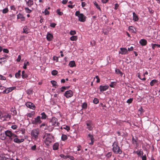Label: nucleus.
<instances>
[{
    "instance_id": "nucleus-1",
    "label": "nucleus",
    "mask_w": 160,
    "mask_h": 160,
    "mask_svg": "<svg viewBox=\"0 0 160 160\" xmlns=\"http://www.w3.org/2000/svg\"><path fill=\"white\" fill-rule=\"evenodd\" d=\"M43 138L44 139V143L47 146H49L52 142L53 137L50 134L46 133L43 137Z\"/></svg>"
},
{
    "instance_id": "nucleus-2",
    "label": "nucleus",
    "mask_w": 160,
    "mask_h": 160,
    "mask_svg": "<svg viewBox=\"0 0 160 160\" xmlns=\"http://www.w3.org/2000/svg\"><path fill=\"white\" fill-rule=\"evenodd\" d=\"M112 146V150L114 153L116 154H121L122 152V150L118 146V143L117 142H114Z\"/></svg>"
},
{
    "instance_id": "nucleus-3",
    "label": "nucleus",
    "mask_w": 160,
    "mask_h": 160,
    "mask_svg": "<svg viewBox=\"0 0 160 160\" xmlns=\"http://www.w3.org/2000/svg\"><path fill=\"white\" fill-rule=\"evenodd\" d=\"M40 132V130L38 128L33 129L31 131V136L33 138L37 140L38 138V135Z\"/></svg>"
},
{
    "instance_id": "nucleus-4",
    "label": "nucleus",
    "mask_w": 160,
    "mask_h": 160,
    "mask_svg": "<svg viewBox=\"0 0 160 160\" xmlns=\"http://www.w3.org/2000/svg\"><path fill=\"white\" fill-rule=\"evenodd\" d=\"M75 15L78 17L79 21L84 22L85 21V16L82 13H80L79 11H77L75 12Z\"/></svg>"
},
{
    "instance_id": "nucleus-5",
    "label": "nucleus",
    "mask_w": 160,
    "mask_h": 160,
    "mask_svg": "<svg viewBox=\"0 0 160 160\" xmlns=\"http://www.w3.org/2000/svg\"><path fill=\"white\" fill-rule=\"evenodd\" d=\"M5 133L6 136L8 137L9 138V140L10 141H11L13 138L17 137L16 135L13 133L9 130H7L5 132Z\"/></svg>"
},
{
    "instance_id": "nucleus-6",
    "label": "nucleus",
    "mask_w": 160,
    "mask_h": 160,
    "mask_svg": "<svg viewBox=\"0 0 160 160\" xmlns=\"http://www.w3.org/2000/svg\"><path fill=\"white\" fill-rule=\"evenodd\" d=\"M32 123L33 124H39L42 122L41 120V118L39 116H38L32 121Z\"/></svg>"
},
{
    "instance_id": "nucleus-7",
    "label": "nucleus",
    "mask_w": 160,
    "mask_h": 160,
    "mask_svg": "<svg viewBox=\"0 0 160 160\" xmlns=\"http://www.w3.org/2000/svg\"><path fill=\"white\" fill-rule=\"evenodd\" d=\"M51 122L53 126H59V123L58 122V120L55 117L52 118L51 120Z\"/></svg>"
},
{
    "instance_id": "nucleus-8",
    "label": "nucleus",
    "mask_w": 160,
    "mask_h": 160,
    "mask_svg": "<svg viewBox=\"0 0 160 160\" xmlns=\"http://www.w3.org/2000/svg\"><path fill=\"white\" fill-rule=\"evenodd\" d=\"M64 96L67 98L72 97L73 95V93L71 90L66 91L64 93Z\"/></svg>"
},
{
    "instance_id": "nucleus-9",
    "label": "nucleus",
    "mask_w": 160,
    "mask_h": 160,
    "mask_svg": "<svg viewBox=\"0 0 160 160\" xmlns=\"http://www.w3.org/2000/svg\"><path fill=\"white\" fill-rule=\"evenodd\" d=\"M26 106L28 108L32 109H34L35 107L34 104L32 103L28 102L26 103Z\"/></svg>"
},
{
    "instance_id": "nucleus-10",
    "label": "nucleus",
    "mask_w": 160,
    "mask_h": 160,
    "mask_svg": "<svg viewBox=\"0 0 160 160\" xmlns=\"http://www.w3.org/2000/svg\"><path fill=\"white\" fill-rule=\"evenodd\" d=\"M15 88V87H12L9 88H8L6 89H5L3 91L4 93H8L9 92H11Z\"/></svg>"
},
{
    "instance_id": "nucleus-11",
    "label": "nucleus",
    "mask_w": 160,
    "mask_h": 160,
    "mask_svg": "<svg viewBox=\"0 0 160 160\" xmlns=\"http://www.w3.org/2000/svg\"><path fill=\"white\" fill-rule=\"evenodd\" d=\"M109 87L108 85L100 86L99 89L100 91L102 92L108 89Z\"/></svg>"
},
{
    "instance_id": "nucleus-12",
    "label": "nucleus",
    "mask_w": 160,
    "mask_h": 160,
    "mask_svg": "<svg viewBox=\"0 0 160 160\" xmlns=\"http://www.w3.org/2000/svg\"><path fill=\"white\" fill-rule=\"evenodd\" d=\"M17 18L18 19H20L22 21H24L25 20V18L22 14L20 13H19L17 15Z\"/></svg>"
},
{
    "instance_id": "nucleus-13",
    "label": "nucleus",
    "mask_w": 160,
    "mask_h": 160,
    "mask_svg": "<svg viewBox=\"0 0 160 160\" xmlns=\"http://www.w3.org/2000/svg\"><path fill=\"white\" fill-rule=\"evenodd\" d=\"M53 35L52 34L49 32L47 33L46 38L48 41H51L53 38Z\"/></svg>"
},
{
    "instance_id": "nucleus-14",
    "label": "nucleus",
    "mask_w": 160,
    "mask_h": 160,
    "mask_svg": "<svg viewBox=\"0 0 160 160\" xmlns=\"http://www.w3.org/2000/svg\"><path fill=\"white\" fill-rule=\"evenodd\" d=\"M87 126V128L90 130H92V123L89 122H88L86 123Z\"/></svg>"
},
{
    "instance_id": "nucleus-15",
    "label": "nucleus",
    "mask_w": 160,
    "mask_h": 160,
    "mask_svg": "<svg viewBox=\"0 0 160 160\" xmlns=\"http://www.w3.org/2000/svg\"><path fill=\"white\" fill-rule=\"evenodd\" d=\"M127 50L126 48H120V52H119V53L122 54H124L127 53Z\"/></svg>"
},
{
    "instance_id": "nucleus-16",
    "label": "nucleus",
    "mask_w": 160,
    "mask_h": 160,
    "mask_svg": "<svg viewBox=\"0 0 160 160\" xmlns=\"http://www.w3.org/2000/svg\"><path fill=\"white\" fill-rule=\"evenodd\" d=\"M24 141V139L22 138L21 139H19L18 138H15L14 139L15 142L17 143H20L23 142Z\"/></svg>"
},
{
    "instance_id": "nucleus-17",
    "label": "nucleus",
    "mask_w": 160,
    "mask_h": 160,
    "mask_svg": "<svg viewBox=\"0 0 160 160\" xmlns=\"http://www.w3.org/2000/svg\"><path fill=\"white\" fill-rule=\"evenodd\" d=\"M139 42L142 46H145L146 45L147 41L144 39H142L140 40Z\"/></svg>"
},
{
    "instance_id": "nucleus-18",
    "label": "nucleus",
    "mask_w": 160,
    "mask_h": 160,
    "mask_svg": "<svg viewBox=\"0 0 160 160\" xmlns=\"http://www.w3.org/2000/svg\"><path fill=\"white\" fill-rule=\"evenodd\" d=\"M59 144L58 142H56L53 146V149L54 150H57L58 149Z\"/></svg>"
},
{
    "instance_id": "nucleus-19",
    "label": "nucleus",
    "mask_w": 160,
    "mask_h": 160,
    "mask_svg": "<svg viewBox=\"0 0 160 160\" xmlns=\"http://www.w3.org/2000/svg\"><path fill=\"white\" fill-rule=\"evenodd\" d=\"M133 20L135 21H137L138 20V16L135 12L133 13Z\"/></svg>"
},
{
    "instance_id": "nucleus-20",
    "label": "nucleus",
    "mask_w": 160,
    "mask_h": 160,
    "mask_svg": "<svg viewBox=\"0 0 160 160\" xmlns=\"http://www.w3.org/2000/svg\"><path fill=\"white\" fill-rule=\"evenodd\" d=\"M26 3L28 7H31L33 4V1L32 0H28V1H26Z\"/></svg>"
},
{
    "instance_id": "nucleus-21",
    "label": "nucleus",
    "mask_w": 160,
    "mask_h": 160,
    "mask_svg": "<svg viewBox=\"0 0 160 160\" xmlns=\"http://www.w3.org/2000/svg\"><path fill=\"white\" fill-rule=\"evenodd\" d=\"M69 66L71 67H73L75 66L76 64L74 61H72L70 62L69 63Z\"/></svg>"
},
{
    "instance_id": "nucleus-22",
    "label": "nucleus",
    "mask_w": 160,
    "mask_h": 160,
    "mask_svg": "<svg viewBox=\"0 0 160 160\" xmlns=\"http://www.w3.org/2000/svg\"><path fill=\"white\" fill-rule=\"evenodd\" d=\"M8 158H7L5 155H2L0 156V160H10Z\"/></svg>"
},
{
    "instance_id": "nucleus-23",
    "label": "nucleus",
    "mask_w": 160,
    "mask_h": 160,
    "mask_svg": "<svg viewBox=\"0 0 160 160\" xmlns=\"http://www.w3.org/2000/svg\"><path fill=\"white\" fill-rule=\"evenodd\" d=\"M70 39L72 41H75L78 39V37L76 36H72Z\"/></svg>"
},
{
    "instance_id": "nucleus-24",
    "label": "nucleus",
    "mask_w": 160,
    "mask_h": 160,
    "mask_svg": "<svg viewBox=\"0 0 160 160\" xmlns=\"http://www.w3.org/2000/svg\"><path fill=\"white\" fill-rule=\"evenodd\" d=\"M25 10L26 13H30L32 12V10L29 9L28 8L26 7L24 8Z\"/></svg>"
},
{
    "instance_id": "nucleus-25",
    "label": "nucleus",
    "mask_w": 160,
    "mask_h": 160,
    "mask_svg": "<svg viewBox=\"0 0 160 160\" xmlns=\"http://www.w3.org/2000/svg\"><path fill=\"white\" fill-rule=\"evenodd\" d=\"M34 113H35L34 112H32L27 114V116L28 117L31 118L32 117V116L34 115Z\"/></svg>"
},
{
    "instance_id": "nucleus-26",
    "label": "nucleus",
    "mask_w": 160,
    "mask_h": 160,
    "mask_svg": "<svg viewBox=\"0 0 160 160\" xmlns=\"http://www.w3.org/2000/svg\"><path fill=\"white\" fill-rule=\"evenodd\" d=\"M20 72L21 71L20 70H19L18 71V72H17L15 74V76L16 78H19L21 75Z\"/></svg>"
},
{
    "instance_id": "nucleus-27",
    "label": "nucleus",
    "mask_w": 160,
    "mask_h": 160,
    "mask_svg": "<svg viewBox=\"0 0 160 160\" xmlns=\"http://www.w3.org/2000/svg\"><path fill=\"white\" fill-rule=\"evenodd\" d=\"M51 83L52 84V85L54 87H55V88L57 87V82L55 81H51Z\"/></svg>"
},
{
    "instance_id": "nucleus-28",
    "label": "nucleus",
    "mask_w": 160,
    "mask_h": 160,
    "mask_svg": "<svg viewBox=\"0 0 160 160\" xmlns=\"http://www.w3.org/2000/svg\"><path fill=\"white\" fill-rule=\"evenodd\" d=\"M134 152L136 153L139 156H141L143 155V152L141 150L139 151Z\"/></svg>"
},
{
    "instance_id": "nucleus-29",
    "label": "nucleus",
    "mask_w": 160,
    "mask_h": 160,
    "mask_svg": "<svg viewBox=\"0 0 160 160\" xmlns=\"http://www.w3.org/2000/svg\"><path fill=\"white\" fill-rule=\"evenodd\" d=\"M0 138L2 140H4L6 138V136L4 134L1 133Z\"/></svg>"
},
{
    "instance_id": "nucleus-30",
    "label": "nucleus",
    "mask_w": 160,
    "mask_h": 160,
    "mask_svg": "<svg viewBox=\"0 0 160 160\" xmlns=\"http://www.w3.org/2000/svg\"><path fill=\"white\" fill-rule=\"evenodd\" d=\"M11 115L8 114L4 115H3V117L4 118H9L10 119L11 118Z\"/></svg>"
},
{
    "instance_id": "nucleus-31",
    "label": "nucleus",
    "mask_w": 160,
    "mask_h": 160,
    "mask_svg": "<svg viewBox=\"0 0 160 160\" xmlns=\"http://www.w3.org/2000/svg\"><path fill=\"white\" fill-rule=\"evenodd\" d=\"M67 136L65 134H62V139L63 141H65L67 139Z\"/></svg>"
},
{
    "instance_id": "nucleus-32",
    "label": "nucleus",
    "mask_w": 160,
    "mask_h": 160,
    "mask_svg": "<svg viewBox=\"0 0 160 160\" xmlns=\"http://www.w3.org/2000/svg\"><path fill=\"white\" fill-rule=\"evenodd\" d=\"M42 117H41V118L42 119H46L47 116L45 114V113L44 112H42L41 114Z\"/></svg>"
},
{
    "instance_id": "nucleus-33",
    "label": "nucleus",
    "mask_w": 160,
    "mask_h": 160,
    "mask_svg": "<svg viewBox=\"0 0 160 160\" xmlns=\"http://www.w3.org/2000/svg\"><path fill=\"white\" fill-rule=\"evenodd\" d=\"M6 62V59L4 58H0V64H2L3 62Z\"/></svg>"
},
{
    "instance_id": "nucleus-34",
    "label": "nucleus",
    "mask_w": 160,
    "mask_h": 160,
    "mask_svg": "<svg viewBox=\"0 0 160 160\" xmlns=\"http://www.w3.org/2000/svg\"><path fill=\"white\" fill-rule=\"evenodd\" d=\"M88 138L90 139L91 141H93L94 138L92 135H91L90 134H89L88 135Z\"/></svg>"
},
{
    "instance_id": "nucleus-35",
    "label": "nucleus",
    "mask_w": 160,
    "mask_h": 160,
    "mask_svg": "<svg viewBox=\"0 0 160 160\" xmlns=\"http://www.w3.org/2000/svg\"><path fill=\"white\" fill-rule=\"evenodd\" d=\"M157 80H153L150 82V85L152 86L154 85V84L157 82Z\"/></svg>"
},
{
    "instance_id": "nucleus-36",
    "label": "nucleus",
    "mask_w": 160,
    "mask_h": 160,
    "mask_svg": "<svg viewBox=\"0 0 160 160\" xmlns=\"http://www.w3.org/2000/svg\"><path fill=\"white\" fill-rule=\"evenodd\" d=\"M116 84V83L115 82H112L111 84L109 85L110 86L111 88L114 87V86Z\"/></svg>"
},
{
    "instance_id": "nucleus-37",
    "label": "nucleus",
    "mask_w": 160,
    "mask_h": 160,
    "mask_svg": "<svg viewBox=\"0 0 160 160\" xmlns=\"http://www.w3.org/2000/svg\"><path fill=\"white\" fill-rule=\"evenodd\" d=\"M58 71L56 70H53L52 72V74L53 75H56L58 73Z\"/></svg>"
},
{
    "instance_id": "nucleus-38",
    "label": "nucleus",
    "mask_w": 160,
    "mask_h": 160,
    "mask_svg": "<svg viewBox=\"0 0 160 160\" xmlns=\"http://www.w3.org/2000/svg\"><path fill=\"white\" fill-rule=\"evenodd\" d=\"M32 89H30L27 90V93L28 94L30 95L32 94Z\"/></svg>"
},
{
    "instance_id": "nucleus-39",
    "label": "nucleus",
    "mask_w": 160,
    "mask_h": 160,
    "mask_svg": "<svg viewBox=\"0 0 160 160\" xmlns=\"http://www.w3.org/2000/svg\"><path fill=\"white\" fill-rule=\"evenodd\" d=\"M94 4L95 6H96L97 8H98L100 11H101V9L100 8L99 6L98 5V3L96 2H94Z\"/></svg>"
},
{
    "instance_id": "nucleus-40",
    "label": "nucleus",
    "mask_w": 160,
    "mask_h": 160,
    "mask_svg": "<svg viewBox=\"0 0 160 160\" xmlns=\"http://www.w3.org/2000/svg\"><path fill=\"white\" fill-rule=\"evenodd\" d=\"M8 9L7 8H4L2 10V13H6L8 12Z\"/></svg>"
},
{
    "instance_id": "nucleus-41",
    "label": "nucleus",
    "mask_w": 160,
    "mask_h": 160,
    "mask_svg": "<svg viewBox=\"0 0 160 160\" xmlns=\"http://www.w3.org/2000/svg\"><path fill=\"white\" fill-rule=\"evenodd\" d=\"M98 102V100L96 98H94L93 100V103L95 104H97Z\"/></svg>"
},
{
    "instance_id": "nucleus-42",
    "label": "nucleus",
    "mask_w": 160,
    "mask_h": 160,
    "mask_svg": "<svg viewBox=\"0 0 160 160\" xmlns=\"http://www.w3.org/2000/svg\"><path fill=\"white\" fill-rule=\"evenodd\" d=\"M82 108L83 109H86L87 107V104L86 103H84L82 105Z\"/></svg>"
},
{
    "instance_id": "nucleus-43",
    "label": "nucleus",
    "mask_w": 160,
    "mask_h": 160,
    "mask_svg": "<svg viewBox=\"0 0 160 160\" xmlns=\"http://www.w3.org/2000/svg\"><path fill=\"white\" fill-rule=\"evenodd\" d=\"M63 128L67 130L68 131L70 129L69 127L68 126H65L63 127Z\"/></svg>"
},
{
    "instance_id": "nucleus-44",
    "label": "nucleus",
    "mask_w": 160,
    "mask_h": 160,
    "mask_svg": "<svg viewBox=\"0 0 160 160\" xmlns=\"http://www.w3.org/2000/svg\"><path fill=\"white\" fill-rule=\"evenodd\" d=\"M76 34V32L75 30H71L70 32V34L71 35H74Z\"/></svg>"
},
{
    "instance_id": "nucleus-45",
    "label": "nucleus",
    "mask_w": 160,
    "mask_h": 160,
    "mask_svg": "<svg viewBox=\"0 0 160 160\" xmlns=\"http://www.w3.org/2000/svg\"><path fill=\"white\" fill-rule=\"evenodd\" d=\"M133 101V98H130L128 99L127 101V102L128 103H131Z\"/></svg>"
},
{
    "instance_id": "nucleus-46",
    "label": "nucleus",
    "mask_w": 160,
    "mask_h": 160,
    "mask_svg": "<svg viewBox=\"0 0 160 160\" xmlns=\"http://www.w3.org/2000/svg\"><path fill=\"white\" fill-rule=\"evenodd\" d=\"M22 78L24 79L25 78H26L28 77V75H27L26 73H24V74H23V75H22Z\"/></svg>"
},
{
    "instance_id": "nucleus-47",
    "label": "nucleus",
    "mask_w": 160,
    "mask_h": 160,
    "mask_svg": "<svg viewBox=\"0 0 160 160\" xmlns=\"http://www.w3.org/2000/svg\"><path fill=\"white\" fill-rule=\"evenodd\" d=\"M57 12L59 15H62L63 14V13L62 12H60V10L59 9L57 10Z\"/></svg>"
},
{
    "instance_id": "nucleus-48",
    "label": "nucleus",
    "mask_w": 160,
    "mask_h": 160,
    "mask_svg": "<svg viewBox=\"0 0 160 160\" xmlns=\"http://www.w3.org/2000/svg\"><path fill=\"white\" fill-rule=\"evenodd\" d=\"M132 27H129V30L131 32H135V31L132 28Z\"/></svg>"
},
{
    "instance_id": "nucleus-49",
    "label": "nucleus",
    "mask_w": 160,
    "mask_h": 160,
    "mask_svg": "<svg viewBox=\"0 0 160 160\" xmlns=\"http://www.w3.org/2000/svg\"><path fill=\"white\" fill-rule=\"evenodd\" d=\"M112 155V152H109L106 155V156L108 158H109L111 157Z\"/></svg>"
},
{
    "instance_id": "nucleus-50",
    "label": "nucleus",
    "mask_w": 160,
    "mask_h": 160,
    "mask_svg": "<svg viewBox=\"0 0 160 160\" xmlns=\"http://www.w3.org/2000/svg\"><path fill=\"white\" fill-rule=\"evenodd\" d=\"M67 87H62L61 88V91L62 92H63L64 91V90L66 89Z\"/></svg>"
},
{
    "instance_id": "nucleus-51",
    "label": "nucleus",
    "mask_w": 160,
    "mask_h": 160,
    "mask_svg": "<svg viewBox=\"0 0 160 160\" xmlns=\"http://www.w3.org/2000/svg\"><path fill=\"white\" fill-rule=\"evenodd\" d=\"M60 156L61 158H63L64 159H66L67 158V156L64 155L63 154H61L60 155Z\"/></svg>"
},
{
    "instance_id": "nucleus-52",
    "label": "nucleus",
    "mask_w": 160,
    "mask_h": 160,
    "mask_svg": "<svg viewBox=\"0 0 160 160\" xmlns=\"http://www.w3.org/2000/svg\"><path fill=\"white\" fill-rule=\"evenodd\" d=\"M0 79L2 80H5L6 78L5 77L0 75Z\"/></svg>"
},
{
    "instance_id": "nucleus-53",
    "label": "nucleus",
    "mask_w": 160,
    "mask_h": 160,
    "mask_svg": "<svg viewBox=\"0 0 160 160\" xmlns=\"http://www.w3.org/2000/svg\"><path fill=\"white\" fill-rule=\"evenodd\" d=\"M138 110L140 112V113H142V112H144V110L142 109V107H141L139 108Z\"/></svg>"
},
{
    "instance_id": "nucleus-54",
    "label": "nucleus",
    "mask_w": 160,
    "mask_h": 160,
    "mask_svg": "<svg viewBox=\"0 0 160 160\" xmlns=\"http://www.w3.org/2000/svg\"><path fill=\"white\" fill-rule=\"evenodd\" d=\"M18 127L16 125H13L11 126V128L13 129H15L17 128Z\"/></svg>"
},
{
    "instance_id": "nucleus-55",
    "label": "nucleus",
    "mask_w": 160,
    "mask_h": 160,
    "mask_svg": "<svg viewBox=\"0 0 160 160\" xmlns=\"http://www.w3.org/2000/svg\"><path fill=\"white\" fill-rule=\"evenodd\" d=\"M155 45L156 44L152 43L151 44L152 48L153 49H155V47H156Z\"/></svg>"
},
{
    "instance_id": "nucleus-56",
    "label": "nucleus",
    "mask_w": 160,
    "mask_h": 160,
    "mask_svg": "<svg viewBox=\"0 0 160 160\" xmlns=\"http://www.w3.org/2000/svg\"><path fill=\"white\" fill-rule=\"evenodd\" d=\"M96 78L97 79V82H98V83L99 82H100V79L99 78V77L98 76H96Z\"/></svg>"
},
{
    "instance_id": "nucleus-57",
    "label": "nucleus",
    "mask_w": 160,
    "mask_h": 160,
    "mask_svg": "<svg viewBox=\"0 0 160 160\" xmlns=\"http://www.w3.org/2000/svg\"><path fill=\"white\" fill-rule=\"evenodd\" d=\"M21 59V56L20 55L18 56V58L17 59V61L18 62H20Z\"/></svg>"
},
{
    "instance_id": "nucleus-58",
    "label": "nucleus",
    "mask_w": 160,
    "mask_h": 160,
    "mask_svg": "<svg viewBox=\"0 0 160 160\" xmlns=\"http://www.w3.org/2000/svg\"><path fill=\"white\" fill-rule=\"evenodd\" d=\"M44 12L45 15H48L49 14V11L47 9H45Z\"/></svg>"
},
{
    "instance_id": "nucleus-59",
    "label": "nucleus",
    "mask_w": 160,
    "mask_h": 160,
    "mask_svg": "<svg viewBox=\"0 0 160 160\" xmlns=\"http://www.w3.org/2000/svg\"><path fill=\"white\" fill-rule=\"evenodd\" d=\"M56 25V24L55 23H51L50 24V26L54 28L55 27V26Z\"/></svg>"
},
{
    "instance_id": "nucleus-60",
    "label": "nucleus",
    "mask_w": 160,
    "mask_h": 160,
    "mask_svg": "<svg viewBox=\"0 0 160 160\" xmlns=\"http://www.w3.org/2000/svg\"><path fill=\"white\" fill-rule=\"evenodd\" d=\"M3 52L6 53H8L9 52V51L7 49H3Z\"/></svg>"
},
{
    "instance_id": "nucleus-61",
    "label": "nucleus",
    "mask_w": 160,
    "mask_h": 160,
    "mask_svg": "<svg viewBox=\"0 0 160 160\" xmlns=\"http://www.w3.org/2000/svg\"><path fill=\"white\" fill-rule=\"evenodd\" d=\"M11 9V10H12L13 11L15 10V8L14 6H12L10 7Z\"/></svg>"
},
{
    "instance_id": "nucleus-62",
    "label": "nucleus",
    "mask_w": 160,
    "mask_h": 160,
    "mask_svg": "<svg viewBox=\"0 0 160 160\" xmlns=\"http://www.w3.org/2000/svg\"><path fill=\"white\" fill-rule=\"evenodd\" d=\"M53 59L54 60H56L57 62L58 61V58L57 57L54 56L53 57Z\"/></svg>"
},
{
    "instance_id": "nucleus-63",
    "label": "nucleus",
    "mask_w": 160,
    "mask_h": 160,
    "mask_svg": "<svg viewBox=\"0 0 160 160\" xmlns=\"http://www.w3.org/2000/svg\"><path fill=\"white\" fill-rule=\"evenodd\" d=\"M36 145H34L31 147V149L32 150H35L36 148Z\"/></svg>"
},
{
    "instance_id": "nucleus-64",
    "label": "nucleus",
    "mask_w": 160,
    "mask_h": 160,
    "mask_svg": "<svg viewBox=\"0 0 160 160\" xmlns=\"http://www.w3.org/2000/svg\"><path fill=\"white\" fill-rule=\"evenodd\" d=\"M142 160H146V157L145 155L142 157Z\"/></svg>"
}]
</instances>
